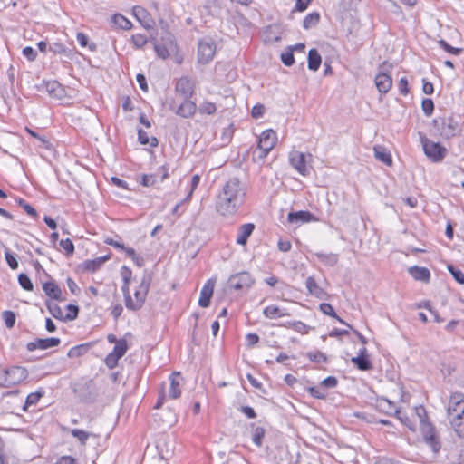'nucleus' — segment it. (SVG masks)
<instances>
[{
	"label": "nucleus",
	"mask_w": 464,
	"mask_h": 464,
	"mask_svg": "<svg viewBox=\"0 0 464 464\" xmlns=\"http://www.w3.org/2000/svg\"><path fill=\"white\" fill-rule=\"evenodd\" d=\"M156 174H143L140 183L144 187H151L156 183Z\"/></svg>",
	"instance_id": "obj_55"
},
{
	"label": "nucleus",
	"mask_w": 464,
	"mask_h": 464,
	"mask_svg": "<svg viewBox=\"0 0 464 464\" xmlns=\"http://www.w3.org/2000/svg\"><path fill=\"white\" fill-rule=\"evenodd\" d=\"M17 203L18 205L24 208V210L31 217L33 218H36L37 217V212L36 210L31 206L29 205L24 199L23 198H19L17 200Z\"/></svg>",
	"instance_id": "obj_54"
},
{
	"label": "nucleus",
	"mask_w": 464,
	"mask_h": 464,
	"mask_svg": "<svg viewBox=\"0 0 464 464\" xmlns=\"http://www.w3.org/2000/svg\"><path fill=\"white\" fill-rule=\"evenodd\" d=\"M157 55L162 59H167L169 56V52L163 44H155L154 46Z\"/></svg>",
	"instance_id": "obj_58"
},
{
	"label": "nucleus",
	"mask_w": 464,
	"mask_h": 464,
	"mask_svg": "<svg viewBox=\"0 0 464 464\" xmlns=\"http://www.w3.org/2000/svg\"><path fill=\"white\" fill-rule=\"evenodd\" d=\"M60 246L65 250L66 255L71 256L74 253V245L70 238L62 239L60 241Z\"/></svg>",
	"instance_id": "obj_53"
},
{
	"label": "nucleus",
	"mask_w": 464,
	"mask_h": 464,
	"mask_svg": "<svg viewBox=\"0 0 464 464\" xmlns=\"http://www.w3.org/2000/svg\"><path fill=\"white\" fill-rule=\"evenodd\" d=\"M277 137L276 131L273 130H264L258 141V149L261 151L259 155L260 158H266L269 151L275 147L276 144Z\"/></svg>",
	"instance_id": "obj_9"
},
{
	"label": "nucleus",
	"mask_w": 464,
	"mask_h": 464,
	"mask_svg": "<svg viewBox=\"0 0 464 464\" xmlns=\"http://www.w3.org/2000/svg\"><path fill=\"white\" fill-rule=\"evenodd\" d=\"M439 45L446 52L451 53V54H454V55H459V53H462V49L461 48H457V47H453L451 46L450 44H449L445 40L443 39H440L439 42H438Z\"/></svg>",
	"instance_id": "obj_47"
},
{
	"label": "nucleus",
	"mask_w": 464,
	"mask_h": 464,
	"mask_svg": "<svg viewBox=\"0 0 464 464\" xmlns=\"http://www.w3.org/2000/svg\"><path fill=\"white\" fill-rule=\"evenodd\" d=\"M92 344L87 343H82V344H79V345H76V346H73L72 347L68 353H67V356L69 358H77V357H81L82 355H84L88 351L89 349L91 348Z\"/></svg>",
	"instance_id": "obj_34"
},
{
	"label": "nucleus",
	"mask_w": 464,
	"mask_h": 464,
	"mask_svg": "<svg viewBox=\"0 0 464 464\" xmlns=\"http://www.w3.org/2000/svg\"><path fill=\"white\" fill-rule=\"evenodd\" d=\"M6 379L10 383H19L28 376V372L25 368L20 366H12L5 371Z\"/></svg>",
	"instance_id": "obj_15"
},
{
	"label": "nucleus",
	"mask_w": 464,
	"mask_h": 464,
	"mask_svg": "<svg viewBox=\"0 0 464 464\" xmlns=\"http://www.w3.org/2000/svg\"><path fill=\"white\" fill-rule=\"evenodd\" d=\"M338 381L334 376H328L323 380L322 385L326 388H334L337 386Z\"/></svg>",
	"instance_id": "obj_64"
},
{
	"label": "nucleus",
	"mask_w": 464,
	"mask_h": 464,
	"mask_svg": "<svg viewBox=\"0 0 464 464\" xmlns=\"http://www.w3.org/2000/svg\"><path fill=\"white\" fill-rule=\"evenodd\" d=\"M448 270L458 283L464 284V274L459 269L456 268L452 265H450L448 266Z\"/></svg>",
	"instance_id": "obj_51"
},
{
	"label": "nucleus",
	"mask_w": 464,
	"mask_h": 464,
	"mask_svg": "<svg viewBox=\"0 0 464 464\" xmlns=\"http://www.w3.org/2000/svg\"><path fill=\"white\" fill-rule=\"evenodd\" d=\"M255 230L253 223H246L238 227V233L236 242L240 246H245L247 243L248 237Z\"/></svg>",
	"instance_id": "obj_25"
},
{
	"label": "nucleus",
	"mask_w": 464,
	"mask_h": 464,
	"mask_svg": "<svg viewBox=\"0 0 464 464\" xmlns=\"http://www.w3.org/2000/svg\"><path fill=\"white\" fill-rule=\"evenodd\" d=\"M2 318L5 321V326L8 329H11L14 327V325L15 324L16 316L13 311H9V310L4 311L2 313Z\"/></svg>",
	"instance_id": "obj_42"
},
{
	"label": "nucleus",
	"mask_w": 464,
	"mask_h": 464,
	"mask_svg": "<svg viewBox=\"0 0 464 464\" xmlns=\"http://www.w3.org/2000/svg\"><path fill=\"white\" fill-rule=\"evenodd\" d=\"M398 88L401 95L406 96L409 93L408 80L406 77L401 78L398 83Z\"/></svg>",
	"instance_id": "obj_62"
},
{
	"label": "nucleus",
	"mask_w": 464,
	"mask_h": 464,
	"mask_svg": "<svg viewBox=\"0 0 464 464\" xmlns=\"http://www.w3.org/2000/svg\"><path fill=\"white\" fill-rule=\"evenodd\" d=\"M253 430H252V440L255 445L257 447H261L263 444V439L265 437L266 430L263 427L255 426L254 424L251 425Z\"/></svg>",
	"instance_id": "obj_36"
},
{
	"label": "nucleus",
	"mask_w": 464,
	"mask_h": 464,
	"mask_svg": "<svg viewBox=\"0 0 464 464\" xmlns=\"http://www.w3.org/2000/svg\"><path fill=\"white\" fill-rule=\"evenodd\" d=\"M246 189V185L239 178H229L216 196L217 212L223 217L234 216L245 203Z\"/></svg>",
	"instance_id": "obj_1"
},
{
	"label": "nucleus",
	"mask_w": 464,
	"mask_h": 464,
	"mask_svg": "<svg viewBox=\"0 0 464 464\" xmlns=\"http://www.w3.org/2000/svg\"><path fill=\"white\" fill-rule=\"evenodd\" d=\"M421 142L424 153L432 161L438 162L444 159L447 150L439 142L431 141L427 138L422 139Z\"/></svg>",
	"instance_id": "obj_6"
},
{
	"label": "nucleus",
	"mask_w": 464,
	"mask_h": 464,
	"mask_svg": "<svg viewBox=\"0 0 464 464\" xmlns=\"http://www.w3.org/2000/svg\"><path fill=\"white\" fill-rule=\"evenodd\" d=\"M320 14L318 12H312L308 14L303 21V27L305 30H309L316 26L320 22Z\"/></svg>",
	"instance_id": "obj_35"
},
{
	"label": "nucleus",
	"mask_w": 464,
	"mask_h": 464,
	"mask_svg": "<svg viewBox=\"0 0 464 464\" xmlns=\"http://www.w3.org/2000/svg\"><path fill=\"white\" fill-rule=\"evenodd\" d=\"M308 69L316 72L322 63V57L318 51L314 48L310 49L307 55Z\"/></svg>",
	"instance_id": "obj_28"
},
{
	"label": "nucleus",
	"mask_w": 464,
	"mask_h": 464,
	"mask_svg": "<svg viewBox=\"0 0 464 464\" xmlns=\"http://www.w3.org/2000/svg\"><path fill=\"white\" fill-rule=\"evenodd\" d=\"M432 124L440 135L446 139L454 137L459 132V123L451 117L436 118Z\"/></svg>",
	"instance_id": "obj_4"
},
{
	"label": "nucleus",
	"mask_w": 464,
	"mask_h": 464,
	"mask_svg": "<svg viewBox=\"0 0 464 464\" xmlns=\"http://www.w3.org/2000/svg\"><path fill=\"white\" fill-rule=\"evenodd\" d=\"M121 276L123 283L130 284L131 280L132 272L127 266H122L121 268Z\"/></svg>",
	"instance_id": "obj_59"
},
{
	"label": "nucleus",
	"mask_w": 464,
	"mask_h": 464,
	"mask_svg": "<svg viewBox=\"0 0 464 464\" xmlns=\"http://www.w3.org/2000/svg\"><path fill=\"white\" fill-rule=\"evenodd\" d=\"M169 397L170 399H178L181 394L182 377L179 372H174L169 377Z\"/></svg>",
	"instance_id": "obj_17"
},
{
	"label": "nucleus",
	"mask_w": 464,
	"mask_h": 464,
	"mask_svg": "<svg viewBox=\"0 0 464 464\" xmlns=\"http://www.w3.org/2000/svg\"><path fill=\"white\" fill-rule=\"evenodd\" d=\"M289 161L291 166L302 176H308L310 174V169L306 165V156L304 153L297 150L291 151Z\"/></svg>",
	"instance_id": "obj_11"
},
{
	"label": "nucleus",
	"mask_w": 464,
	"mask_h": 464,
	"mask_svg": "<svg viewBox=\"0 0 464 464\" xmlns=\"http://www.w3.org/2000/svg\"><path fill=\"white\" fill-rule=\"evenodd\" d=\"M128 350L127 341L123 338L119 339L113 350L110 353L104 360L105 365L109 369H114L118 365L119 360L126 353Z\"/></svg>",
	"instance_id": "obj_8"
},
{
	"label": "nucleus",
	"mask_w": 464,
	"mask_h": 464,
	"mask_svg": "<svg viewBox=\"0 0 464 464\" xmlns=\"http://www.w3.org/2000/svg\"><path fill=\"white\" fill-rule=\"evenodd\" d=\"M314 255L316 256L320 262L329 266H334L339 260L338 255L334 253L325 254L322 252H317Z\"/></svg>",
	"instance_id": "obj_33"
},
{
	"label": "nucleus",
	"mask_w": 464,
	"mask_h": 464,
	"mask_svg": "<svg viewBox=\"0 0 464 464\" xmlns=\"http://www.w3.org/2000/svg\"><path fill=\"white\" fill-rule=\"evenodd\" d=\"M18 283L26 291H33L34 289L33 282L26 274L21 273L18 276Z\"/></svg>",
	"instance_id": "obj_44"
},
{
	"label": "nucleus",
	"mask_w": 464,
	"mask_h": 464,
	"mask_svg": "<svg viewBox=\"0 0 464 464\" xmlns=\"http://www.w3.org/2000/svg\"><path fill=\"white\" fill-rule=\"evenodd\" d=\"M71 434L76 438L82 445H85L91 434L83 430L72 429Z\"/></svg>",
	"instance_id": "obj_43"
},
{
	"label": "nucleus",
	"mask_w": 464,
	"mask_h": 464,
	"mask_svg": "<svg viewBox=\"0 0 464 464\" xmlns=\"http://www.w3.org/2000/svg\"><path fill=\"white\" fill-rule=\"evenodd\" d=\"M111 23L118 28L122 30H130L132 23L121 14H115L111 18Z\"/></svg>",
	"instance_id": "obj_30"
},
{
	"label": "nucleus",
	"mask_w": 464,
	"mask_h": 464,
	"mask_svg": "<svg viewBox=\"0 0 464 464\" xmlns=\"http://www.w3.org/2000/svg\"><path fill=\"white\" fill-rule=\"evenodd\" d=\"M138 140L140 144H142V145L150 144L152 148L157 147L159 144L158 139L156 137H151L150 139L148 136V133L141 129L138 130Z\"/></svg>",
	"instance_id": "obj_37"
},
{
	"label": "nucleus",
	"mask_w": 464,
	"mask_h": 464,
	"mask_svg": "<svg viewBox=\"0 0 464 464\" xmlns=\"http://www.w3.org/2000/svg\"><path fill=\"white\" fill-rule=\"evenodd\" d=\"M68 313L64 316V321H72L78 317L79 307L75 304H70L66 306Z\"/></svg>",
	"instance_id": "obj_48"
},
{
	"label": "nucleus",
	"mask_w": 464,
	"mask_h": 464,
	"mask_svg": "<svg viewBox=\"0 0 464 464\" xmlns=\"http://www.w3.org/2000/svg\"><path fill=\"white\" fill-rule=\"evenodd\" d=\"M306 356L312 362H317V363L326 362V361H327L326 355L324 353L320 352V351L309 352V353H307Z\"/></svg>",
	"instance_id": "obj_46"
},
{
	"label": "nucleus",
	"mask_w": 464,
	"mask_h": 464,
	"mask_svg": "<svg viewBox=\"0 0 464 464\" xmlns=\"http://www.w3.org/2000/svg\"><path fill=\"white\" fill-rule=\"evenodd\" d=\"M421 108L426 116H430L434 111V102L430 98H425L421 102Z\"/></svg>",
	"instance_id": "obj_49"
},
{
	"label": "nucleus",
	"mask_w": 464,
	"mask_h": 464,
	"mask_svg": "<svg viewBox=\"0 0 464 464\" xmlns=\"http://www.w3.org/2000/svg\"><path fill=\"white\" fill-rule=\"evenodd\" d=\"M46 306H47V309L50 312V314L54 318L59 319V320H64L63 311L58 304H56L54 303L46 302Z\"/></svg>",
	"instance_id": "obj_41"
},
{
	"label": "nucleus",
	"mask_w": 464,
	"mask_h": 464,
	"mask_svg": "<svg viewBox=\"0 0 464 464\" xmlns=\"http://www.w3.org/2000/svg\"><path fill=\"white\" fill-rule=\"evenodd\" d=\"M197 111L196 103L190 99H184L183 102L177 108L176 114L182 118H191Z\"/></svg>",
	"instance_id": "obj_19"
},
{
	"label": "nucleus",
	"mask_w": 464,
	"mask_h": 464,
	"mask_svg": "<svg viewBox=\"0 0 464 464\" xmlns=\"http://www.w3.org/2000/svg\"><path fill=\"white\" fill-rule=\"evenodd\" d=\"M61 343V340L57 337L50 338H37L33 342H29L26 344V349L29 352H33L36 349L47 350L49 348L56 347Z\"/></svg>",
	"instance_id": "obj_13"
},
{
	"label": "nucleus",
	"mask_w": 464,
	"mask_h": 464,
	"mask_svg": "<svg viewBox=\"0 0 464 464\" xmlns=\"http://www.w3.org/2000/svg\"><path fill=\"white\" fill-rule=\"evenodd\" d=\"M43 290L47 296L57 301H63L62 289L53 281L45 282L43 285Z\"/></svg>",
	"instance_id": "obj_23"
},
{
	"label": "nucleus",
	"mask_w": 464,
	"mask_h": 464,
	"mask_svg": "<svg viewBox=\"0 0 464 464\" xmlns=\"http://www.w3.org/2000/svg\"><path fill=\"white\" fill-rule=\"evenodd\" d=\"M307 392L308 393L313 397V398H315V399H325L326 397V394L323 392H321L318 388L316 387H309L307 389Z\"/></svg>",
	"instance_id": "obj_63"
},
{
	"label": "nucleus",
	"mask_w": 464,
	"mask_h": 464,
	"mask_svg": "<svg viewBox=\"0 0 464 464\" xmlns=\"http://www.w3.org/2000/svg\"><path fill=\"white\" fill-rule=\"evenodd\" d=\"M305 285L308 294L318 299H324L328 296L327 293L317 285L315 279L313 276H308L306 278Z\"/></svg>",
	"instance_id": "obj_20"
},
{
	"label": "nucleus",
	"mask_w": 464,
	"mask_h": 464,
	"mask_svg": "<svg viewBox=\"0 0 464 464\" xmlns=\"http://www.w3.org/2000/svg\"><path fill=\"white\" fill-rule=\"evenodd\" d=\"M110 259V256H104L97 257L93 260H86L84 262V268L90 272H95L101 268V266Z\"/></svg>",
	"instance_id": "obj_31"
},
{
	"label": "nucleus",
	"mask_w": 464,
	"mask_h": 464,
	"mask_svg": "<svg viewBox=\"0 0 464 464\" xmlns=\"http://www.w3.org/2000/svg\"><path fill=\"white\" fill-rule=\"evenodd\" d=\"M265 110L266 109L263 104L257 103L252 108L251 115L253 118L258 119L264 115Z\"/></svg>",
	"instance_id": "obj_61"
},
{
	"label": "nucleus",
	"mask_w": 464,
	"mask_h": 464,
	"mask_svg": "<svg viewBox=\"0 0 464 464\" xmlns=\"http://www.w3.org/2000/svg\"><path fill=\"white\" fill-rule=\"evenodd\" d=\"M215 283L213 280L209 279L208 282L204 285L200 291V297L198 300V305L201 307H208L210 304V300L213 295V290H214Z\"/></svg>",
	"instance_id": "obj_18"
},
{
	"label": "nucleus",
	"mask_w": 464,
	"mask_h": 464,
	"mask_svg": "<svg viewBox=\"0 0 464 464\" xmlns=\"http://www.w3.org/2000/svg\"><path fill=\"white\" fill-rule=\"evenodd\" d=\"M44 89L51 97L62 99L65 95V90L57 81H48L44 82Z\"/></svg>",
	"instance_id": "obj_21"
},
{
	"label": "nucleus",
	"mask_w": 464,
	"mask_h": 464,
	"mask_svg": "<svg viewBox=\"0 0 464 464\" xmlns=\"http://www.w3.org/2000/svg\"><path fill=\"white\" fill-rule=\"evenodd\" d=\"M376 408L386 414L392 415H399L401 414V411L396 408V405L391 401L385 398H380L377 400Z\"/></svg>",
	"instance_id": "obj_26"
},
{
	"label": "nucleus",
	"mask_w": 464,
	"mask_h": 464,
	"mask_svg": "<svg viewBox=\"0 0 464 464\" xmlns=\"http://www.w3.org/2000/svg\"><path fill=\"white\" fill-rule=\"evenodd\" d=\"M309 326L301 321H293L292 322V329L300 333V334H308Z\"/></svg>",
	"instance_id": "obj_57"
},
{
	"label": "nucleus",
	"mask_w": 464,
	"mask_h": 464,
	"mask_svg": "<svg viewBox=\"0 0 464 464\" xmlns=\"http://www.w3.org/2000/svg\"><path fill=\"white\" fill-rule=\"evenodd\" d=\"M44 396V392L37 391L35 392H32L27 395L25 403L23 407L24 411H27L28 407L31 405H36L39 400Z\"/></svg>",
	"instance_id": "obj_39"
},
{
	"label": "nucleus",
	"mask_w": 464,
	"mask_h": 464,
	"mask_svg": "<svg viewBox=\"0 0 464 464\" xmlns=\"http://www.w3.org/2000/svg\"><path fill=\"white\" fill-rule=\"evenodd\" d=\"M281 61L285 66H292L295 63L294 53L287 48L286 52L281 53Z\"/></svg>",
	"instance_id": "obj_56"
},
{
	"label": "nucleus",
	"mask_w": 464,
	"mask_h": 464,
	"mask_svg": "<svg viewBox=\"0 0 464 464\" xmlns=\"http://www.w3.org/2000/svg\"><path fill=\"white\" fill-rule=\"evenodd\" d=\"M215 53L216 45L211 39L199 40L198 45V61L199 63L208 64L214 58Z\"/></svg>",
	"instance_id": "obj_7"
},
{
	"label": "nucleus",
	"mask_w": 464,
	"mask_h": 464,
	"mask_svg": "<svg viewBox=\"0 0 464 464\" xmlns=\"http://www.w3.org/2000/svg\"><path fill=\"white\" fill-rule=\"evenodd\" d=\"M408 272L417 281L428 283L430 279V270L426 267L413 266L408 268Z\"/></svg>",
	"instance_id": "obj_24"
},
{
	"label": "nucleus",
	"mask_w": 464,
	"mask_h": 464,
	"mask_svg": "<svg viewBox=\"0 0 464 464\" xmlns=\"http://www.w3.org/2000/svg\"><path fill=\"white\" fill-rule=\"evenodd\" d=\"M421 433L425 443L431 448L434 453H438L440 450V442L434 426L431 423H423L421 425Z\"/></svg>",
	"instance_id": "obj_10"
},
{
	"label": "nucleus",
	"mask_w": 464,
	"mask_h": 464,
	"mask_svg": "<svg viewBox=\"0 0 464 464\" xmlns=\"http://www.w3.org/2000/svg\"><path fill=\"white\" fill-rule=\"evenodd\" d=\"M447 419L458 437L464 439V394L452 393L447 407Z\"/></svg>",
	"instance_id": "obj_2"
},
{
	"label": "nucleus",
	"mask_w": 464,
	"mask_h": 464,
	"mask_svg": "<svg viewBox=\"0 0 464 464\" xmlns=\"http://www.w3.org/2000/svg\"><path fill=\"white\" fill-rule=\"evenodd\" d=\"M198 111L202 114L212 115L216 112L217 107L215 103L210 102H204L198 108Z\"/></svg>",
	"instance_id": "obj_45"
},
{
	"label": "nucleus",
	"mask_w": 464,
	"mask_h": 464,
	"mask_svg": "<svg viewBox=\"0 0 464 464\" xmlns=\"http://www.w3.org/2000/svg\"><path fill=\"white\" fill-rule=\"evenodd\" d=\"M375 85L381 93H387L392 87V79L385 72L380 71L375 76Z\"/></svg>",
	"instance_id": "obj_16"
},
{
	"label": "nucleus",
	"mask_w": 464,
	"mask_h": 464,
	"mask_svg": "<svg viewBox=\"0 0 464 464\" xmlns=\"http://www.w3.org/2000/svg\"><path fill=\"white\" fill-rule=\"evenodd\" d=\"M5 258L7 265L9 266V267L11 269L14 270V269L18 268L17 259L14 257V256L10 252V250L7 247H5Z\"/></svg>",
	"instance_id": "obj_50"
},
{
	"label": "nucleus",
	"mask_w": 464,
	"mask_h": 464,
	"mask_svg": "<svg viewBox=\"0 0 464 464\" xmlns=\"http://www.w3.org/2000/svg\"><path fill=\"white\" fill-rule=\"evenodd\" d=\"M319 309L320 311L324 314H326V315H329L334 319H336L338 322H340L341 324H347V323H345L342 318H340L337 314L335 313L334 307L332 304H328V303H322L320 305H319Z\"/></svg>",
	"instance_id": "obj_38"
},
{
	"label": "nucleus",
	"mask_w": 464,
	"mask_h": 464,
	"mask_svg": "<svg viewBox=\"0 0 464 464\" xmlns=\"http://www.w3.org/2000/svg\"><path fill=\"white\" fill-rule=\"evenodd\" d=\"M374 156L377 160L382 161L387 166L392 165V159L391 153L382 146L374 147Z\"/></svg>",
	"instance_id": "obj_29"
},
{
	"label": "nucleus",
	"mask_w": 464,
	"mask_h": 464,
	"mask_svg": "<svg viewBox=\"0 0 464 464\" xmlns=\"http://www.w3.org/2000/svg\"><path fill=\"white\" fill-rule=\"evenodd\" d=\"M49 51L53 53L70 56L71 50L67 49L62 43H53L49 45Z\"/></svg>",
	"instance_id": "obj_40"
},
{
	"label": "nucleus",
	"mask_w": 464,
	"mask_h": 464,
	"mask_svg": "<svg viewBox=\"0 0 464 464\" xmlns=\"http://www.w3.org/2000/svg\"><path fill=\"white\" fill-rule=\"evenodd\" d=\"M152 282V275L145 272L138 289L134 293L135 301L131 296L127 298L125 306L131 311H139L145 304L147 295L149 293Z\"/></svg>",
	"instance_id": "obj_3"
},
{
	"label": "nucleus",
	"mask_w": 464,
	"mask_h": 464,
	"mask_svg": "<svg viewBox=\"0 0 464 464\" xmlns=\"http://www.w3.org/2000/svg\"><path fill=\"white\" fill-rule=\"evenodd\" d=\"M351 362L361 371H370L372 369V363L369 356H356L351 359Z\"/></svg>",
	"instance_id": "obj_32"
},
{
	"label": "nucleus",
	"mask_w": 464,
	"mask_h": 464,
	"mask_svg": "<svg viewBox=\"0 0 464 464\" xmlns=\"http://www.w3.org/2000/svg\"><path fill=\"white\" fill-rule=\"evenodd\" d=\"M23 55L26 57L28 61L33 62L36 59L37 53L31 46H26L23 49Z\"/></svg>",
	"instance_id": "obj_60"
},
{
	"label": "nucleus",
	"mask_w": 464,
	"mask_h": 464,
	"mask_svg": "<svg viewBox=\"0 0 464 464\" xmlns=\"http://www.w3.org/2000/svg\"><path fill=\"white\" fill-rule=\"evenodd\" d=\"M255 283L249 272L242 271L232 275L227 280V287L237 291L248 290Z\"/></svg>",
	"instance_id": "obj_5"
},
{
	"label": "nucleus",
	"mask_w": 464,
	"mask_h": 464,
	"mask_svg": "<svg viewBox=\"0 0 464 464\" xmlns=\"http://www.w3.org/2000/svg\"><path fill=\"white\" fill-rule=\"evenodd\" d=\"M132 14L145 29L152 28L154 21L150 14L145 8L136 5L132 8Z\"/></svg>",
	"instance_id": "obj_14"
},
{
	"label": "nucleus",
	"mask_w": 464,
	"mask_h": 464,
	"mask_svg": "<svg viewBox=\"0 0 464 464\" xmlns=\"http://www.w3.org/2000/svg\"><path fill=\"white\" fill-rule=\"evenodd\" d=\"M175 92L184 99H191L195 93V83L188 76H182L176 83Z\"/></svg>",
	"instance_id": "obj_12"
},
{
	"label": "nucleus",
	"mask_w": 464,
	"mask_h": 464,
	"mask_svg": "<svg viewBox=\"0 0 464 464\" xmlns=\"http://www.w3.org/2000/svg\"><path fill=\"white\" fill-rule=\"evenodd\" d=\"M131 42L136 48L140 49L147 44L148 40L144 34H137L132 35Z\"/></svg>",
	"instance_id": "obj_52"
},
{
	"label": "nucleus",
	"mask_w": 464,
	"mask_h": 464,
	"mask_svg": "<svg viewBox=\"0 0 464 464\" xmlns=\"http://www.w3.org/2000/svg\"><path fill=\"white\" fill-rule=\"evenodd\" d=\"M314 219V216L309 211L300 210L289 212L287 215V220L290 223H307Z\"/></svg>",
	"instance_id": "obj_22"
},
{
	"label": "nucleus",
	"mask_w": 464,
	"mask_h": 464,
	"mask_svg": "<svg viewBox=\"0 0 464 464\" xmlns=\"http://www.w3.org/2000/svg\"><path fill=\"white\" fill-rule=\"evenodd\" d=\"M263 314L268 319H276L283 316H291V314L285 308L276 305H269L264 308Z\"/></svg>",
	"instance_id": "obj_27"
}]
</instances>
